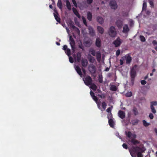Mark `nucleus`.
I'll list each match as a JSON object with an SVG mask.
<instances>
[{
    "label": "nucleus",
    "instance_id": "1",
    "mask_svg": "<svg viewBox=\"0 0 157 157\" xmlns=\"http://www.w3.org/2000/svg\"><path fill=\"white\" fill-rule=\"evenodd\" d=\"M146 148L143 145L139 147H133L129 150L130 153L132 157L137 155V157H143L147 156L144 155Z\"/></svg>",
    "mask_w": 157,
    "mask_h": 157
},
{
    "label": "nucleus",
    "instance_id": "2",
    "mask_svg": "<svg viewBox=\"0 0 157 157\" xmlns=\"http://www.w3.org/2000/svg\"><path fill=\"white\" fill-rule=\"evenodd\" d=\"M108 34L111 37H115L117 35V33L116 29L113 26H110L108 31Z\"/></svg>",
    "mask_w": 157,
    "mask_h": 157
},
{
    "label": "nucleus",
    "instance_id": "3",
    "mask_svg": "<svg viewBox=\"0 0 157 157\" xmlns=\"http://www.w3.org/2000/svg\"><path fill=\"white\" fill-rule=\"evenodd\" d=\"M83 79L85 84L87 86L91 85L92 83V79L89 76L87 75L85 77L83 78Z\"/></svg>",
    "mask_w": 157,
    "mask_h": 157
},
{
    "label": "nucleus",
    "instance_id": "4",
    "mask_svg": "<svg viewBox=\"0 0 157 157\" xmlns=\"http://www.w3.org/2000/svg\"><path fill=\"white\" fill-rule=\"evenodd\" d=\"M123 42V40H121L119 37H118L113 42V44L116 47H118Z\"/></svg>",
    "mask_w": 157,
    "mask_h": 157
},
{
    "label": "nucleus",
    "instance_id": "5",
    "mask_svg": "<svg viewBox=\"0 0 157 157\" xmlns=\"http://www.w3.org/2000/svg\"><path fill=\"white\" fill-rule=\"evenodd\" d=\"M109 5L111 9L115 10L117 9V5L115 0H111L110 1Z\"/></svg>",
    "mask_w": 157,
    "mask_h": 157
},
{
    "label": "nucleus",
    "instance_id": "6",
    "mask_svg": "<svg viewBox=\"0 0 157 157\" xmlns=\"http://www.w3.org/2000/svg\"><path fill=\"white\" fill-rule=\"evenodd\" d=\"M89 70L91 73H95L96 71V69L95 66L93 64L90 65L89 66Z\"/></svg>",
    "mask_w": 157,
    "mask_h": 157
},
{
    "label": "nucleus",
    "instance_id": "7",
    "mask_svg": "<svg viewBox=\"0 0 157 157\" xmlns=\"http://www.w3.org/2000/svg\"><path fill=\"white\" fill-rule=\"evenodd\" d=\"M70 44L72 49L74 50L75 49L74 46L75 45V42L71 36H70L69 37Z\"/></svg>",
    "mask_w": 157,
    "mask_h": 157
},
{
    "label": "nucleus",
    "instance_id": "8",
    "mask_svg": "<svg viewBox=\"0 0 157 157\" xmlns=\"http://www.w3.org/2000/svg\"><path fill=\"white\" fill-rule=\"evenodd\" d=\"M129 31V29L127 25H124L123 27L122 32L125 33H127Z\"/></svg>",
    "mask_w": 157,
    "mask_h": 157
},
{
    "label": "nucleus",
    "instance_id": "9",
    "mask_svg": "<svg viewBox=\"0 0 157 157\" xmlns=\"http://www.w3.org/2000/svg\"><path fill=\"white\" fill-rule=\"evenodd\" d=\"M124 59H126L127 64H129L131 63L132 59L131 57L129 55H128L127 56H124Z\"/></svg>",
    "mask_w": 157,
    "mask_h": 157
},
{
    "label": "nucleus",
    "instance_id": "10",
    "mask_svg": "<svg viewBox=\"0 0 157 157\" xmlns=\"http://www.w3.org/2000/svg\"><path fill=\"white\" fill-rule=\"evenodd\" d=\"M75 67L77 73L81 77H82V74L81 72L80 68L79 67V66H75Z\"/></svg>",
    "mask_w": 157,
    "mask_h": 157
},
{
    "label": "nucleus",
    "instance_id": "11",
    "mask_svg": "<svg viewBox=\"0 0 157 157\" xmlns=\"http://www.w3.org/2000/svg\"><path fill=\"white\" fill-rule=\"evenodd\" d=\"M88 29L89 33L91 36H94L95 35L94 31L92 27L90 26H89L88 27Z\"/></svg>",
    "mask_w": 157,
    "mask_h": 157
},
{
    "label": "nucleus",
    "instance_id": "12",
    "mask_svg": "<svg viewBox=\"0 0 157 157\" xmlns=\"http://www.w3.org/2000/svg\"><path fill=\"white\" fill-rule=\"evenodd\" d=\"M118 116L121 119H123L125 117V114L124 112L120 110L118 112Z\"/></svg>",
    "mask_w": 157,
    "mask_h": 157
},
{
    "label": "nucleus",
    "instance_id": "13",
    "mask_svg": "<svg viewBox=\"0 0 157 157\" xmlns=\"http://www.w3.org/2000/svg\"><path fill=\"white\" fill-rule=\"evenodd\" d=\"M96 45L98 47H100L101 46V40L100 38H98L96 39L95 41Z\"/></svg>",
    "mask_w": 157,
    "mask_h": 157
},
{
    "label": "nucleus",
    "instance_id": "14",
    "mask_svg": "<svg viewBox=\"0 0 157 157\" xmlns=\"http://www.w3.org/2000/svg\"><path fill=\"white\" fill-rule=\"evenodd\" d=\"M97 29L98 33H99L102 34L104 33V29L102 27L100 26H98L97 27Z\"/></svg>",
    "mask_w": 157,
    "mask_h": 157
},
{
    "label": "nucleus",
    "instance_id": "15",
    "mask_svg": "<svg viewBox=\"0 0 157 157\" xmlns=\"http://www.w3.org/2000/svg\"><path fill=\"white\" fill-rule=\"evenodd\" d=\"M89 60L90 62L94 63L95 60V59L90 55H88V56Z\"/></svg>",
    "mask_w": 157,
    "mask_h": 157
},
{
    "label": "nucleus",
    "instance_id": "16",
    "mask_svg": "<svg viewBox=\"0 0 157 157\" xmlns=\"http://www.w3.org/2000/svg\"><path fill=\"white\" fill-rule=\"evenodd\" d=\"M83 67H86L88 64V62L86 59H82L81 61Z\"/></svg>",
    "mask_w": 157,
    "mask_h": 157
},
{
    "label": "nucleus",
    "instance_id": "17",
    "mask_svg": "<svg viewBox=\"0 0 157 157\" xmlns=\"http://www.w3.org/2000/svg\"><path fill=\"white\" fill-rule=\"evenodd\" d=\"M81 53L79 52L77 54L76 56L75 57V60L79 62L81 59Z\"/></svg>",
    "mask_w": 157,
    "mask_h": 157
},
{
    "label": "nucleus",
    "instance_id": "18",
    "mask_svg": "<svg viewBox=\"0 0 157 157\" xmlns=\"http://www.w3.org/2000/svg\"><path fill=\"white\" fill-rule=\"evenodd\" d=\"M72 10L74 14L79 18H80L81 17V16L79 13H78V11L76 10V9L75 8H72Z\"/></svg>",
    "mask_w": 157,
    "mask_h": 157
},
{
    "label": "nucleus",
    "instance_id": "19",
    "mask_svg": "<svg viewBox=\"0 0 157 157\" xmlns=\"http://www.w3.org/2000/svg\"><path fill=\"white\" fill-rule=\"evenodd\" d=\"M97 21L101 24H102L104 23V20L101 17H98L97 18Z\"/></svg>",
    "mask_w": 157,
    "mask_h": 157
},
{
    "label": "nucleus",
    "instance_id": "20",
    "mask_svg": "<svg viewBox=\"0 0 157 157\" xmlns=\"http://www.w3.org/2000/svg\"><path fill=\"white\" fill-rule=\"evenodd\" d=\"M97 59L98 62H100L101 57V54L99 52H97L96 53Z\"/></svg>",
    "mask_w": 157,
    "mask_h": 157
},
{
    "label": "nucleus",
    "instance_id": "21",
    "mask_svg": "<svg viewBox=\"0 0 157 157\" xmlns=\"http://www.w3.org/2000/svg\"><path fill=\"white\" fill-rule=\"evenodd\" d=\"M136 76V72L133 69L131 70V76L132 78H134Z\"/></svg>",
    "mask_w": 157,
    "mask_h": 157
},
{
    "label": "nucleus",
    "instance_id": "22",
    "mask_svg": "<svg viewBox=\"0 0 157 157\" xmlns=\"http://www.w3.org/2000/svg\"><path fill=\"white\" fill-rule=\"evenodd\" d=\"M57 6L61 10L62 9V4L61 0H58L57 3Z\"/></svg>",
    "mask_w": 157,
    "mask_h": 157
},
{
    "label": "nucleus",
    "instance_id": "23",
    "mask_svg": "<svg viewBox=\"0 0 157 157\" xmlns=\"http://www.w3.org/2000/svg\"><path fill=\"white\" fill-rule=\"evenodd\" d=\"M116 24L117 27L119 28H121L123 24V23L122 21L118 20L117 21Z\"/></svg>",
    "mask_w": 157,
    "mask_h": 157
},
{
    "label": "nucleus",
    "instance_id": "24",
    "mask_svg": "<svg viewBox=\"0 0 157 157\" xmlns=\"http://www.w3.org/2000/svg\"><path fill=\"white\" fill-rule=\"evenodd\" d=\"M87 16L88 19L89 21H91L92 18V14L90 12H88L87 13Z\"/></svg>",
    "mask_w": 157,
    "mask_h": 157
},
{
    "label": "nucleus",
    "instance_id": "25",
    "mask_svg": "<svg viewBox=\"0 0 157 157\" xmlns=\"http://www.w3.org/2000/svg\"><path fill=\"white\" fill-rule=\"evenodd\" d=\"M90 88L91 89H92V90H95L97 88V86L94 84V83H91V84L90 85Z\"/></svg>",
    "mask_w": 157,
    "mask_h": 157
},
{
    "label": "nucleus",
    "instance_id": "26",
    "mask_svg": "<svg viewBox=\"0 0 157 157\" xmlns=\"http://www.w3.org/2000/svg\"><path fill=\"white\" fill-rule=\"evenodd\" d=\"M66 6L68 10H70L71 9V5L70 2L68 0L66 1Z\"/></svg>",
    "mask_w": 157,
    "mask_h": 157
},
{
    "label": "nucleus",
    "instance_id": "27",
    "mask_svg": "<svg viewBox=\"0 0 157 157\" xmlns=\"http://www.w3.org/2000/svg\"><path fill=\"white\" fill-rule=\"evenodd\" d=\"M89 52L94 56H95L96 55V52L95 51L92 49H90Z\"/></svg>",
    "mask_w": 157,
    "mask_h": 157
},
{
    "label": "nucleus",
    "instance_id": "28",
    "mask_svg": "<svg viewBox=\"0 0 157 157\" xmlns=\"http://www.w3.org/2000/svg\"><path fill=\"white\" fill-rule=\"evenodd\" d=\"M109 123L111 127H113L114 126V122L112 119H110L109 120Z\"/></svg>",
    "mask_w": 157,
    "mask_h": 157
},
{
    "label": "nucleus",
    "instance_id": "29",
    "mask_svg": "<svg viewBox=\"0 0 157 157\" xmlns=\"http://www.w3.org/2000/svg\"><path fill=\"white\" fill-rule=\"evenodd\" d=\"M117 88L116 86L114 85H112L110 87V90L112 91H114L117 90Z\"/></svg>",
    "mask_w": 157,
    "mask_h": 157
},
{
    "label": "nucleus",
    "instance_id": "30",
    "mask_svg": "<svg viewBox=\"0 0 157 157\" xmlns=\"http://www.w3.org/2000/svg\"><path fill=\"white\" fill-rule=\"evenodd\" d=\"M65 52L68 56H70L71 55V50L70 49H67L65 51Z\"/></svg>",
    "mask_w": 157,
    "mask_h": 157
},
{
    "label": "nucleus",
    "instance_id": "31",
    "mask_svg": "<svg viewBox=\"0 0 157 157\" xmlns=\"http://www.w3.org/2000/svg\"><path fill=\"white\" fill-rule=\"evenodd\" d=\"M143 122L144 125L145 127L148 126L150 124V123H149L147 122L145 120H143Z\"/></svg>",
    "mask_w": 157,
    "mask_h": 157
},
{
    "label": "nucleus",
    "instance_id": "32",
    "mask_svg": "<svg viewBox=\"0 0 157 157\" xmlns=\"http://www.w3.org/2000/svg\"><path fill=\"white\" fill-rule=\"evenodd\" d=\"M157 105V102L156 101H153L151 102V107Z\"/></svg>",
    "mask_w": 157,
    "mask_h": 157
},
{
    "label": "nucleus",
    "instance_id": "33",
    "mask_svg": "<svg viewBox=\"0 0 157 157\" xmlns=\"http://www.w3.org/2000/svg\"><path fill=\"white\" fill-rule=\"evenodd\" d=\"M131 142L134 144L139 143V142L137 140L133 139H132L131 140Z\"/></svg>",
    "mask_w": 157,
    "mask_h": 157
},
{
    "label": "nucleus",
    "instance_id": "34",
    "mask_svg": "<svg viewBox=\"0 0 157 157\" xmlns=\"http://www.w3.org/2000/svg\"><path fill=\"white\" fill-rule=\"evenodd\" d=\"M151 112L154 114L156 113V110H155V107L154 106L151 107Z\"/></svg>",
    "mask_w": 157,
    "mask_h": 157
},
{
    "label": "nucleus",
    "instance_id": "35",
    "mask_svg": "<svg viewBox=\"0 0 157 157\" xmlns=\"http://www.w3.org/2000/svg\"><path fill=\"white\" fill-rule=\"evenodd\" d=\"M54 17L55 19L58 22H59L60 21V18L58 17V16L54 14Z\"/></svg>",
    "mask_w": 157,
    "mask_h": 157
},
{
    "label": "nucleus",
    "instance_id": "36",
    "mask_svg": "<svg viewBox=\"0 0 157 157\" xmlns=\"http://www.w3.org/2000/svg\"><path fill=\"white\" fill-rule=\"evenodd\" d=\"M133 111L135 115H137L138 114L137 109L136 108H134L133 109Z\"/></svg>",
    "mask_w": 157,
    "mask_h": 157
},
{
    "label": "nucleus",
    "instance_id": "37",
    "mask_svg": "<svg viewBox=\"0 0 157 157\" xmlns=\"http://www.w3.org/2000/svg\"><path fill=\"white\" fill-rule=\"evenodd\" d=\"M140 40L142 42H144L145 41V39L144 36H140Z\"/></svg>",
    "mask_w": 157,
    "mask_h": 157
},
{
    "label": "nucleus",
    "instance_id": "38",
    "mask_svg": "<svg viewBox=\"0 0 157 157\" xmlns=\"http://www.w3.org/2000/svg\"><path fill=\"white\" fill-rule=\"evenodd\" d=\"M73 28L74 29L77 33L79 34L80 33V31L77 28L74 26L73 27Z\"/></svg>",
    "mask_w": 157,
    "mask_h": 157
},
{
    "label": "nucleus",
    "instance_id": "39",
    "mask_svg": "<svg viewBox=\"0 0 157 157\" xmlns=\"http://www.w3.org/2000/svg\"><path fill=\"white\" fill-rule=\"evenodd\" d=\"M82 19L83 21V22L84 24L86 26H87V25L86 24V19L83 17H82Z\"/></svg>",
    "mask_w": 157,
    "mask_h": 157
},
{
    "label": "nucleus",
    "instance_id": "40",
    "mask_svg": "<svg viewBox=\"0 0 157 157\" xmlns=\"http://www.w3.org/2000/svg\"><path fill=\"white\" fill-rule=\"evenodd\" d=\"M102 105L103 109L104 110H105L106 106V105L105 103V102H103L102 103Z\"/></svg>",
    "mask_w": 157,
    "mask_h": 157
},
{
    "label": "nucleus",
    "instance_id": "41",
    "mask_svg": "<svg viewBox=\"0 0 157 157\" xmlns=\"http://www.w3.org/2000/svg\"><path fill=\"white\" fill-rule=\"evenodd\" d=\"M132 95V93L131 92H128L126 94V96L128 97H131Z\"/></svg>",
    "mask_w": 157,
    "mask_h": 157
},
{
    "label": "nucleus",
    "instance_id": "42",
    "mask_svg": "<svg viewBox=\"0 0 157 157\" xmlns=\"http://www.w3.org/2000/svg\"><path fill=\"white\" fill-rule=\"evenodd\" d=\"M124 60V57H122L121 59L120 60V64L122 65L124 63L123 61Z\"/></svg>",
    "mask_w": 157,
    "mask_h": 157
},
{
    "label": "nucleus",
    "instance_id": "43",
    "mask_svg": "<svg viewBox=\"0 0 157 157\" xmlns=\"http://www.w3.org/2000/svg\"><path fill=\"white\" fill-rule=\"evenodd\" d=\"M147 7V4L145 2H144L143 4V10H145L146 9Z\"/></svg>",
    "mask_w": 157,
    "mask_h": 157
},
{
    "label": "nucleus",
    "instance_id": "44",
    "mask_svg": "<svg viewBox=\"0 0 157 157\" xmlns=\"http://www.w3.org/2000/svg\"><path fill=\"white\" fill-rule=\"evenodd\" d=\"M132 133L130 132H128L127 134V136L129 138L131 137Z\"/></svg>",
    "mask_w": 157,
    "mask_h": 157
},
{
    "label": "nucleus",
    "instance_id": "45",
    "mask_svg": "<svg viewBox=\"0 0 157 157\" xmlns=\"http://www.w3.org/2000/svg\"><path fill=\"white\" fill-rule=\"evenodd\" d=\"M149 117L151 119H153L154 117L152 113H150L149 114Z\"/></svg>",
    "mask_w": 157,
    "mask_h": 157
},
{
    "label": "nucleus",
    "instance_id": "46",
    "mask_svg": "<svg viewBox=\"0 0 157 157\" xmlns=\"http://www.w3.org/2000/svg\"><path fill=\"white\" fill-rule=\"evenodd\" d=\"M120 53V50H118L116 52V55L117 56H118Z\"/></svg>",
    "mask_w": 157,
    "mask_h": 157
},
{
    "label": "nucleus",
    "instance_id": "47",
    "mask_svg": "<svg viewBox=\"0 0 157 157\" xmlns=\"http://www.w3.org/2000/svg\"><path fill=\"white\" fill-rule=\"evenodd\" d=\"M69 60L71 63H73L74 62L73 59L71 57H69Z\"/></svg>",
    "mask_w": 157,
    "mask_h": 157
},
{
    "label": "nucleus",
    "instance_id": "48",
    "mask_svg": "<svg viewBox=\"0 0 157 157\" xmlns=\"http://www.w3.org/2000/svg\"><path fill=\"white\" fill-rule=\"evenodd\" d=\"M72 2L75 6L76 7H77V6L75 1V0H72Z\"/></svg>",
    "mask_w": 157,
    "mask_h": 157
},
{
    "label": "nucleus",
    "instance_id": "49",
    "mask_svg": "<svg viewBox=\"0 0 157 157\" xmlns=\"http://www.w3.org/2000/svg\"><path fill=\"white\" fill-rule=\"evenodd\" d=\"M92 98L94 100L96 101V102H97L98 99L97 97L96 96H93V97H92Z\"/></svg>",
    "mask_w": 157,
    "mask_h": 157
},
{
    "label": "nucleus",
    "instance_id": "50",
    "mask_svg": "<svg viewBox=\"0 0 157 157\" xmlns=\"http://www.w3.org/2000/svg\"><path fill=\"white\" fill-rule=\"evenodd\" d=\"M87 3L89 4H90L93 1V0H86Z\"/></svg>",
    "mask_w": 157,
    "mask_h": 157
},
{
    "label": "nucleus",
    "instance_id": "51",
    "mask_svg": "<svg viewBox=\"0 0 157 157\" xmlns=\"http://www.w3.org/2000/svg\"><path fill=\"white\" fill-rule=\"evenodd\" d=\"M122 146L125 149H127L128 148L127 145L125 144H123L122 145Z\"/></svg>",
    "mask_w": 157,
    "mask_h": 157
},
{
    "label": "nucleus",
    "instance_id": "52",
    "mask_svg": "<svg viewBox=\"0 0 157 157\" xmlns=\"http://www.w3.org/2000/svg\"><path fill=\"white\" fill-rule=\"evenodd\" d=\"M130 25L131 26H132L134 24V22L133 21L131 20H130L129 21Z\"/></svg>",
    "mask_w": 157,
    "mask_h": 157
},
{
    "label": "nucleus",
    "instance_id": "53",
    "mask_svg": "<svg viewBox=\"0 0 157 157\" xmlns=\"http://www.w3.org/2000/svg\"><path fill=\"white\" fill-rule=\"evenodd\" d=\"M141 83L142 85H145L146 84V82L145 81L143 80L141 81Z\"/></svg>",
    "mask_w": 157,
    "mask_h": 157
},
{
    "label": "nucleus",
    "instance_id": "54",
    "mask_svg": "<svg viewBox=\"0 0 157 157\" xmlns=\"http://www.w3.org/2000/svg\"><path fill=\"white\" fill-rule=\"evenodd\" d=\"M111 109L110 107L108 108L106 110V111L108 113H111Z\"/></svg>",
    "mask_w": 157,
    "mask_h": 157
},
{
    "label": "nucleus",
    "instance_id": "55",
    "mask_svg": "<svg viewBox=\"0 0 157 157\" xmlns=\"http://www.w3.org/2000/svg\"><path fill=\"white\" fill-rule=\"evenodd\" d=\"M67 49H68L67 46L66 45H64L63 47V49L64 50L66 51Z\"/></svg>",
    "mask_w": 157,
    "mask_h": 157
},
{
    "label": "nucleus",
    "instance_id": "56",
    "mask_svg": "<svg viewBox=\"0 0 157 157\" xmlns=\"http://www.w3.org/2000/svg\"><path fill=\"white\" fill-rule=\"evenodd\" d=\"M90 94L92 97H93V96H95L94 93L91 91H90Z\"/></svg>",
    "mask_w": 157,
    "mask_h": 157
},
{
    "label": "nucleus",
    "instance_id": "57",
    "mask_svg": "<svg viewBox=\"0 0 157 157\" xmlns=\"http://www.w3.org/2000/svg\"><path fill=\"white\" fill-rule=\"evenodd\" d=\"M98 96L101 98H104L105 97L103 94H102L101 95L98 94Z\"/></svg>",
    "mask_w": 157,
    "mask_h": 157
},
{
    "label": "nucleus",
    "instance_id": "58",
    "mask_svg": "<svg viewBox=\"0 0 157 157\" xmlns=\"http://www.w3.org/2000/svg\"><path fill=\"white\" fill-rule=\"evenodd\" d=\"M131 137V138H136V135L135 134H132Z\"/></svg>",
    "mask_w": 157,
    "mask_h": 157
},
{
    "label": "nucleus",
    "instance_id": "59",
    "mask_svg": "<svg viewBox=\"0 0 157 157\" xmlns=\"http://www.w3.org/2000/svg\"><path fill=\"white\" fill-rule=\"evenodd\" d=\"M138 120L135 121L134 122H132V124L133 125L135 124L138 123Z\"/></svg>",
    "mask_w": 157,
    "mask_h": 157
},
{
    "label": "nucleus",
    "instance_id": "60",
    "mask_svg": "<svg viewBox=\"0 0 157 157\" xmlns=\"http://www.w3.org/2000/svg\"><path fill=\"white\" fill-rule=\"evenodd\" d=\"M152 43L153 44H154V45L157 44V42L155 40H154L153 41Z\"/></svg>",
    "mask_w": 157,
    "mask_h": 157
},
{
    "label": "nucleus",
    "instance_id": "61",
    "mask_svg": "<svg viewBox=\"0 0 157 157\" xmlns=\"http://www.w3.org/2000/svg\"><path fill=\"white\" fill-rule=\"evenodd\" d=\"M149 3L151 6H153V3L152 1H149Z\"/></svg>",
    "mask_w": 157,
    "mask_h": 157
},
{
    "label": "nucleus",
    "instance_id": "62",
    "mask_svg": "<svg viewBox=\"0 0 157 157\" xmlns=\"http://www.w3.org/2000/svg\"><path fill=\"white\" fill-rule=\"evenodd\" d=\"M96 103L97 104V105H98V108L99 109H100V104L99 103H98V102H96Z\"/></svg>",
    "mask_w": 157,
    "mask_h": 157
},
{
    "label": "nucleus",
    "instance_id": "63",
    "mask_svg": "<svg viewBox=\"0 0 157 157\" xmlns=\"http://www.w3.org/2000/svg\"><path fill=\"white\" fill-rule=\"evenodd\" d=\"M99 82L100 83H101L102 82V79L100 77H99Z\"/></svg>",
    "mask_w": 157,
    "mask_h": 157
},
{
    "label": "nucleus",
    "instance_id": "64",
    "mask_svg": "<svg viewBox=\"0 0 157 157\" xmlns=\"http://www.w3.org/2000/svg\"><path fill=\"white\" fill-rule=\"evenodd\" d=\"M154 130L157 136V128H155Z\"/></svg>",
    "mask_w": 157,
    "mask_h": 157
}]
</instances>
